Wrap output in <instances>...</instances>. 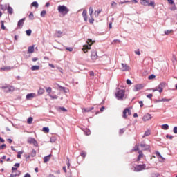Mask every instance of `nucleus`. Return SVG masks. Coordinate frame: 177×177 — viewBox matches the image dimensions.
<instances>
[{
	"mask_svg": "<svg viewBox=\"0 0 177 177\" xmlns=\"http://www.w3.org/2000/svg\"><path fill=\"white\" fill-rule=\"evenodd\" d=\"M143 169H146V164L138 165L134 167V172H140Z\"/></svg>",
	"mask_w": 177,
	"mask_h": 177,
	"instance_id": "6",
	"label": "nucleus"
},
{
	"mask_svg": "<svg viewBox=\"0 0 177 177\" xmlns=\"http://www.w3.org/2000/svg\"><path fill=\"white\" fill-rule=\"evenodd\" d=\"M171 10H176V6L174 5L171 8H170Z\"/></svg>",
	"mask_w": 177,
	"mask_h": 177,
	"instance_id": "59",
	"label": "nucleus"
},
{
	"mask_svg": "<svg viewBox=\"0 0 177 177\" xmlns=\"http://www.w3.org/2000/svg\"><path fill=\"white\" fill-rule=\"evenodd\" d=\"M146 136H150V130L146 131L144 135L142 136V138H146Z\"/></svg>",
	"mask_w": 177,
	"mask_h": 177,
	"instance_id": "27",
	"label": "nucleus"
},
{
	"mask_svg": "<svg viewBox=\"0 0 177 177\" xmlns=\"http://www.w3.org/2000/svg\"><path fill=\"white\" fill-rule=\"evenodd\" d=\"M23 151H19L17 153V158H21V154H23Z\"/></svg>",
	"mask_w": 177,
	"mask_h": 177,
	"instance_id": "43",
	"label": "nucleus"
},
{
	"mask_svg": "<svg viewBox=\"0 0 177 177\" xmlns=\"http://www.w3.org/2000/svg\"><path fill=\"white\" fill-rule=\"evenodd\" d=\"M127 113L129 114V115H131V109H129V108H126L124 111H123V118H127Z\"/></svg>",
	"mask_w": 177,
	"mask_h": 177,
	"instance_id": "11",
	"label": "nucleus"
},
{
	"mask_svg": "<svg viewBox=\"0 0 177 177\" xmlns=\"http://www.w3.org/2000/svg\"><path fill=\"white\" fill-rule=\"evenodd\" d=\"M45 90L42 88H40L38 91V95H44Z\"/></svg>",
	"mask_w": 177,
	"mask_h": 177,
	"instance_id": "30",
	"label": "nucleus"
},
{
	"mask_svg": "<svg viewBox=\"0 0 177 177\" xmlns=\"http://www.w3.org/2000/svg\"><path fill=\"white\" fill-rule=\"evenodd\" d=\"M84 132L86 135H91V130L89 129H86Z\"/></svg>",
	"mask_w": 177,
	"mask_h": 177,
	"instance_id": "52",
	"label": "nucleus"
},
{
	"mask_svg": "<svg viewBox=\"0 0 177 177\" xmlns=\"http://www.w3.org/2000/svg\"><path fill=\"white\" fill-rule=\"evenodd\" d=\"M28 143H29L30 145H34V146H35L36 147H38V142H37V140H35V138H28Z\"/></svg>",
	"mask_w": 177,
	"mask_h": 177,
	"instance_id": "7",
	"label": "nucleus"
},
{
	"mask_svg": "<svg viewBox=\"0 0 177 177\" xmlns=\"http://www.w3.org/2000/svg\"><path fill=\"white\" fill-rule=\"evenodd\" d=\"M140 147H141L142 150H144L145 151L150 150V145L146 143V141H142L140 144Z\"/></svg>",
	"mask_w": 177,
	"mask_h": 177,
	"instance_id": "5",
	"label": "nucleus"
},
{
	"mask_svg": "<svg viewBox=\"0 0 177 177\" xmlns=\"http://www.w3.org/2000/svg\"><path fill=\"white\" fill-rule=\"evenodd\" d=\"M162 129H164L165 131H168V129H169V125L167 124H162Z\"/></svg>",
	"mask_w": 177,
	"mask_h": 177,
	"instance_id": "24",
	"label": "nucleus"
},
{
	"mask_svg": "<svg viewBox=\"0 0 177 177\" xmlns=\"http://www.w3.org/2000/svg\"><path fill=\"white\" fill-rule=\"evenodd\" d=\"M24 177H31V175L29 173H26Z\"/></svg>",
	"mask_w": 177,
	"mask_h": 177,
	"instance_id": "63",
	"label": "nucleus"
},
{
	"mask_svg": "<svg viewBox=\"0 0 177 177\" xmlns=\"http://www.w3.org/2000/svg\"><path fill=\"white\" fill-rule=\"evenodd\" d=\"M31 6H33L34 8H38V2L37 1H33L32 3H31Z\"/></svg>",
	"mask_w": 177,
	"mask_h": 177,
	"instance_id": "31",
	"label": "nucleus"
},
{
	"mask_svg": "<svg viewBox=\"0 0 177 177\" xmlns=\"http://www.w3.org/2000/svg\"><path fill=\"white\" fill-rule=\"evenodd\" d=\"M7 10L8 13H9L10 15H12L13 13V8L10 6L8 7Z\"/></svg>",
	"mask_w": 177,
	"mask_h": 177,
	"instance_id": "26",
	"label": "nucleus"
},
{
	"mask_svg": "<svg viewBox=\"0 0 177 177\" xmlns=\"http://www.w3.org/2000/svg\"><path fill=\"white\" fill-rule=\"evenodd\" d=\"M143 88V86L142 84H137L133 88L134 92H138V91H140V89Z\"/></svg>",
	"mask_w": 177,
	"mask_h": 177,
	"instance_id": "13",
	"label": "nucleus"
},
{
	"mask_svg": "<svg viewBox=\"0 0 177 177\" xmlns=\"http://www.w3.org/2000/svg\"><path fill=\"white\" fill-rule=\"evenodd\" d=\"M80 156H81L82 157H83L84 158H85V157H86V152H84V151H82V152L80 153Z\"/></svg>",
	"mask_w": 177,
	"mask_h": 177,
	"instance_id": "45",
	"label": "nucleus"
},
{
	"mask_svg": "<svg viewBox=\"0 0 177 177\" xmlns=\"http://www.w3.org/2000/svg\"><path fill=\"white\" fill-rule=\"evenodd\" d=\"M164 88H165V82H162L158 86V89H159L158 90L159 93H162V92L164 91Z\"/></svg>",
	"mask_w": 177,
	"mask_h": 177,
	"instance_id": "10",
	"label": "nucleus"
},
{
	"mask_svg": "<svg viewBox=\"0 0 177 177\" xmlns=\"http://www.w3.org/2000/svg\"><path fill=\"white\" fill-rule=\"evenodd\" d=\"M166 138H167V139H170V140L174 139V136H171V135H169V134H167V135H166Z\"/></svg>",
	"mask_w": 177,
	"mask_h": 177,
	"instance_id": "47",
	"label": "nucleus"
},
{
	"mask_svg": "<svg viewBox=\"0 0 177 177\" xmlns=\"http://www.w3.org/2000/svg\"><path fill=\"white\" fill-rule=\"evenodd\" d=\"M66 50H68V52H73V48L71 47H67Z\"/></svg>",
	"mask_w": 177,
	"mask_h": 177,
	"instance_id": "60",
	"label": "nucleus"
},
{
	"mask_svg": "<svg viewBox=\"0 0 177 177\" xmlns=\"http://www.w3.org/2000/svg\"><path fill=\"white\" fill-rule=\"evenodd\" d=\"M62 34H63V32L60 31V30H57L55 32V36L57 38H60L62 37Z\"/></svg>",
	"mask_w": 177,
	"mask_h": 177,
	"instance_id": "17",
	"label": "nucleus"
},
{
	"mask_svg": "<svg viewBox=\"0 0 177 177\" xmlns=\"http://www.w3.org/2000/svg\"><path fill=\"white\" fill-rule=\"evenodd\" d=\"M59 110H61L62 111H64V113H66V111H67L66 109L63 107V106H59Z\"/></svg>",
	"mask_w": 177,
	"mask_h": 177,
	"instance_id": "46",
	"label": "nucleus"
},
{
	"mask_svg": "<svg viewBox=\"0 0 177 177\" xmlns=\"http://www.w3.org/2000/svg\"><path fill=\"white\" fill-rule=\"evenodd\" d=\"M125 96V90H122L120 88L116 89L115 97L118 100H124Z\"/></svg>",
	"mask_w": 177,
	"mask_h": 177,
	"instance_id": "1",
	"label": "nucleus"
},
{
	"mask_svg": "<svg viewBox=\"0 0 177 177\" xmlns=\"http://www.w3.org/2000/svg\"><path fill=\"white\" fill-rule=\"evenodd\" d=\"M67 162H66V165L68 168H70V158H67Z\"/></svg>",
	"mask_w": 177,
	"mask_h": 177,
	"instance_id": "51",
	"label": "nucleus"
},
{
	"mask_svg": "<svg viewBox=\"0 0 177 177\" xmlns=\"http://www.w3.org/2000/svg\"><path fill=\"white\" fill-rule=\"evenodd\" d=\"M171 32H174V30H165V35H169V34H171Z\"/></svg>",
	"mask_w": 177,
	"mask_h": 177,
	"instance_id": "36",
	"label": "nucleus"
},
{
	"mask_svg": "<svg viewBox=\"0 0 177 177\" xmlns=\"http://www.w3.org/2000/svg\"><path fill=\"white\" fill-rule=\"evenodd\" d=\"M88 13H89L90 16L92 17V15H93V8L90 7L88 8Z\"/></svg>",
	"mask_w": 177,
	"mask_h": 177,
	"instance_id": "29",
	"label": "nucleus"
},
{
	"mask_svg": "<svg viewBox=\"0 0 177 177\" xmlns=\"http://www.w3.org/2000/svg\"><path fill=\"white\" fill-rule=\"evenodd\" d=\"M158 102H171V99L162 98L161 100H158Z\"/></svg>",
	"mask_w": 177,
	"mask_h": 177,
	"instance_id": "33",
	"label": "nucleus"
},
{
	"mask_svg": "<svg viewBox=\"0 0 177 177\" xmlns=\"http://www.w3.org/2000/svg\"><path fill=\"white\" fill-rule=\"evenodd\" d=\"M138 103L140 104V107H143V101H139Z\"/></svg>",
	"mask_w": 177,
	"mask_h": 177,
	"instance_id": "64",
	"label": "nucleus"
},
{
	"mask_svg": "<svg viewBox=\"0 0 177 177\" xmlns=\"http://www.w3.org/2000/svg\"><path fill=\"white\" fill-rule=\"evenodd\" d=\"M147 97L148 99H151V98L153 97V94H151V93L148 94V95H147Z\"/></svg>",
	"mask_w": 177,
	"mask_h": 177,
	"instance_id": "58",
	"label": "nucleus"
},
{
	"mask_svg": "<svg viewBox=\"0 0 177 177\" xmlns=\"http://www.w3.org/2000/svg\"><path fill=\"white\" fill-rule=\"evenodd\" d=\"M43 132L46 133H49V127H43Z\"/></svg>",
	"mask_w": 177,
	"mask_h": 177,
	"instance_id": "37",
	"label": "nucleus"
},
{
	"mask_svg": "<svg viewBox=\"0 0 177 177\" xmlns=\"http://www.w3.org/2000/svg\"><path fill=\"white\" fill-rule=\"evenodd\" d=\"M33 120H34V118H32V117H29L27 120L28 124H32Z\"/></svg>",
	"mask_w": 177,
	"mask_h": 177,
	"instance_id": "32",
	"label": "nucleus"
},
{
	"mask_svg": "<svg viewBox=\"0 0 177 177\" xmlns=\"http://www.w3.org/2000/svg\"><path fill=\"white\" fill-rule=\"evenodd\" d=\"M30 68H31L32 71H37V70H39V66L34 65Z\"/></svg>",
	"mask_w": 177,
	"mask_h": 177,
	"instance_id": "21",
	"label": "nucleus"
},
{
	"mask_svg": "<svg viewBox=\"0 0 177 177\" xmlns=\"http://www.w3.org/2000/svg\"><path fill=\"white\" fill-rule=\"evenodd\" d=\"M21 172L20 171H18V174H10V177H16V176H20Z\"/></svg>",
	"mask_w": 177,
	"mask_h": 177,
	"instance_id": "28",
	"label": "nucleus"
},
{
	"mask_svg": "<svg viewBox=\"0 0 177 177\" xmlns=\"http://www.w3.org/2000/svg\"><path fill=\"white\" fill-rule=\"evenodd\" d=\"M1 70H2L3 71H9V70H11L10 66H4L1 68Z\"/></svg>",
	"mask_w": 177,
	"mask_h": 177,
	"instance_id": "25",
	"label": "nucleus"
},
{
	"mask_svg": "<svg viewBox=\"0 0 177 177\" xmlns=\"http://www.w3.org/2000/svg\"><path fill=\"white\" fill-rule=\"evenodd\" d=\"M29 19L30 20H34V14L32 12H30L29 14Z\"/></svg>",
	"mask_w": 177,
	"mask_h": 177,
	"instance_id": "40",
	"label": "nucleus"
},
{
	"mask_svg": "<svg viewBox=\"0 0 177 177\" xmlns=\"http://www.w3.org/2000/svg\"><path fill=\"white\" fill-rule=\"evenodd\" d=\"M138 153L139 155L138 156L137 161H140V158L143 157V152H142V151H138Z\"/></svg>",
	"mask_w": 177,
	"mask_h": 177,
	"instance_id": "22",
	"label": "nucleus"
},
{
	"mask_svg": "<svg viewBox=\"0 0 177 177\" xmlns=\"http://www.w3.org/2000/svg\"><path fill=\"white\" fill-rule=\"evenodd\" d=\"M46 93H50L52 92V88L50 87H46Z\"/></svg>",
	"mask_w": 177,
	"mask_h": 177,
	"instance_id": "41",
	"label": "nucleus"
},
{
	"mask_svg": "<svg viewBox=\"0 0 177 177\" xmlns=\"http://www.w3.org/2000/svg\"><path fill=\"white\" fill-rule=\"evenodd\" d=\"M87 13H88V12L86 11V10H83L82 17H83L84 21H88V16L86 15Z\"/></svg>",
	"mask_w": 177,
	"mask_h": 177,
	"instance_id": "16",
	"label": "nucleus"
},
{
	"mask_svg": "<svg viewBox=\"0 0 177 177\" xmlns=\"http://www.w3.org/2000/svg\"><path fill=\"white\" fill-rule=\"evenodd\" d=\"M122 71H129V66L127 65V64L122 63Z\"/></svg>",
	"mask_w": 177,
	"mask_h": 177,
	"instance_id": "15",
	"label": "nucleus"
},
{
	"mask_svg": "<svg viewBox=\"0 0 177 177\" xmlns=\"http://www.w3.org/2000/svg\"><path fill=\"white\" fill-rule=\"evenodd\" d=\"M0 147L1 148V150H3V149H6V144H3L0 145Z\"/></svg>",
	"mask_w": 177,
	"mask_h": 177,
	"instance_id": "53",
	"label": "nucleus"
},
{
	"mask_svg": "<svg viewBox=\"0 0 177 177\" xmlns=\"http://www.w3.org/2000/svg\"><path fill=\"white\" fill-rule=\"evenodd\" d=\"M20 167V163H15L14 167H12V171H17V168Z\"/></svg>",
	"mask_w": 177,
	"mask_h": 177,
	"instance_id": "20",
	"label": "nucleus"
},
{
	"mask_svg": "<svg viewBox=\"0 0 177 177\" xmlns=\"http://www.w3.org/2000/svg\"><path fill=\"white\" fill-rule=\"evenodd\" d=\"M139 151V145H136V146L133 149V151Z\"/></svg>",
	"mask_w": 177,
	"mask_h": 177,
	"instance_id": "38",
	"label": "nucleus"
},
{
	"mask_svg": "<svg viewBox=\"0 0 177 177\" xmlns=\"http://www.w3.org/2000/svg\"><path fill=\"white\" fill-rule=\"evenodd\" d=\"M167 1L169 2V3H170V5H174L175 3L174 2V0H167Z\"/></svg>",
	"mask_w": 177,
	"mask_h": 177,
	"instance_id": "61",
	"label": "nucleus"
},
{
	"mask_svg": "<svg viewBox=\"0 0 177 177\" xmlns=\"http://www.w3.org/2000/svg\"><path fill=\"white\" fill-rule=\"evenodd\" d=\"M24 21H26V18H22L19 20L17 23V28L20 29L23 28V26H24Z\"/></svg>",
	"mask_w": 177,
	"mask_h": 177,
	"instance_id": "8",
	"label": "nucleus"
},
{
	"mask_svg": "<svg viewBox=\"0 0 177 177\" xmlns=\"http://www.w3.org/2000/svg\"><path fill=\"white\" fill-rule=\"evenodd\" d=\"M86 44H87L84 45L82 48V50L83 52H84V53H86V52H88V50L91 49V46L93 45V41H92V39H88Z\"/></svg>",
	"mask_w": 177,
	"mask_h": 177,
	"instance_id": "3",
	"label": "nucleus"
},
{
	"mask_svg": "<svg viewBox=\"0 0 177 177\" xmlns=\"http://www.w3.org/2000/svg\"><path fill=\"white\" fill-rule=\"evenodd\" d=\"M26 35H28V37H30L32 32V30H31V29H28L26 31Z\"/></svg>",
	"mask_w": 177,
	"mask_h": 177,
	"instance_id": "34",
	"label": "nucleus"
},
{
	"mask_svg": "<svg viewBox=\"0 0 177 177\" xmlns=\"http://www.w3.org/2000/svg\"><path fill=\"white\" fill-rule=\"evenodd\" d=\"M28 53H34V46H29L28 48Z\"/></svg>",
	"mask_w": 177,
	"mask_h": 177,
	"instance_id": "23",
	"label": "nucleus"
},
{
	"mask_svg": "<svg viewBox=\"0 0 177 177\" xmlns=\"http://www.w3.org/2000/svg\"><path fill=\"white\" fill-rule=\"evenodd\" d=\"M125 132V130H124V129H120L119 133L120 135H122V133H124Z\"/></svg>",
	"mask_w": 177,
	"mask_h": 177,
	"instance_id": "54",
	"label": "nucleus"
},
{
	"mask_svg": "<svg viewBox=\"0 0 177 177\" xmlns=\"http://www.w3.org/2000/svg\"><path fill=\"white\" fill-rule=\"evenodd\" d=\"M35 96V94L34 93H28L26 95V99L27 100H30V99L34 98Z\"/></svg>",
	"mask_w": 177,
	"mask_h": 177,
	"instance_id": "18",
	"label": "nucleus"
},
{
	"mask_svg": "<svg viewBox=\"0 0 177 177\" xmlns=\"http://www.w3.org/2000/svg\"><path fill=\"white\" fill-rule=\"evenodd\" d=\"M173 132H174V133L177 134V127L176 126L174 127Z\"/></svg>",
	"mask_w": 177,
	"mask_h": 177,
	"instance_id": "56",
	"label": "nucleus"
},
{
	"mask_svg": "<svg viewBox=\"0 0 177 177\" xmlns=\"http://www.w3.org/2000/svg\"><path fill=\"white\" fill-rule=\"evenodd\" d=\"M91 60H93V62H95V60H96V59H97V53L96 52V50H93L91 51Z\"/></svg>",
	"mask_w": 177,
	"mask_h": 177,
	"instance_id": "9",
	"label": "nucleus"
},
{
	"mask_svg": "<svg viewBox=\"0 0 177 177\" xmlns=\"http://www.w3.org/2000/svg\"><path fill=\"white\" fill-rule=\"evenodd\" d=\"M154 78H156V75H154V74H151V75H149L148 77L149 80H154Z\"/></svg>",
	"mask_w": 177,
	"mask_h": 177,
	"instance_id": "42",
	"label": "nucleus"
},
{
	"mask_svg": "<svg viewBox=\"0 0 177 177\" xmlns=\"http://www.w3.org/2000/svg\"><path fill=\"white\" fill-rule=\"evenodd\" d=\"M57 9L59 13L63 15L64 16H66V15H68V12H70V9H68V8L64 5H59Z\"/></svg>",
	"mask_w": 177,
	"mask_h": 177,
	"instance_id": "2",
	"label": "nucleus"
},
{
	"mask_svg": "<svg viewBox=\"0 0 177 177\" xmlns=\"http://www.w3.org/2000/svg\"><path fill=\"white\" fill-rule=\"evenodd\" d=\"M50 157H52L51 154L45 156L44 158V162H45V163L48 162L50 160Z\"/></svg>",
	"mask_w": 177,
	"mask_h": 177,
	"instance_id": "19",
	"label": "nucleus"
},
{
	"mask_svg": "<svg viewBox=\"0 0 177 177\" xmlns=\"http://www.w3.org/2000/svg\"><path fill=\"white\" fill-rule=\"evenodd\" d=\"M45 15H46V11L43 10V11H41V14H40V16H41V17H45Z\"/></svg>",
	"mask_w": 177,
	"mask_h": 177,
	"instance_id": "44",
	"label": "nucleus"
},
{
	"mask_svg": "<svg viewBox=\"0 0 177 177\" xmlns=\"http://www.w3.org/2000/svg\"><path fill=\"white\" fill-rule=\"evenodd\" d=\"M126 82H127V85H132V81H131V80H129V79H127L126 80Z\"/></svg>",
	"mask_w": 177,
	"mask_h": 177,
	"instance_id": "48",
	"label": "nucleus"
},
{
	"mask_svg": "<svg viewBox=\"0 0 177 177\" xmlns=\"http://www.w3.org/2000/svg\"><path fill=\"white\" fill-rule=\"evenodd\" d=\"M151 177H158V174L153 173Z\"/></svg>",
	"mask_w": 177,
	"mask_h": 177,
	"instance_id": "62",
	"label": "nucleus"
},
{
	"mask_svg": "<svg viewBox=\"0 0 177 177\" xmlns=\"http://www.w3.org/2000/svg\"><path fill=\"white\" fill-rule=\"evenodd\" d=\"M30 156L31 157H35V156H37V151H35V149H32Z\"/></svg>",
	"mask_w": 177,
	"mask_h": 177,
	"instance_id": "35",
	"label": "nucleus"
},
{
	"mask_svg": "<svg viewBox=\"0 0 177 177\" xmlns=\"http://www.w3.org/2000/svg\"><path fill=\"white\" fill-rule=\"evenodd\" d=\"M140 3L144 6H151L152 8L156 6V3L154 1L150 2L149 0H141Z\"/></svg>",
	"mask_w": 177,
	"mask_h": 177,
	"instance_id": "4",
	"label": "nucleus"
},
{
	"mask_svg": "<svg viewBox=\"0 0 177 177\" xmlns=\"http://www.w3.org/2000/svg\"><path fill=\"white\" fill-rule=\"evenodd\" d=\"M158 158L159 160H162V161H164L165 160V158L162 157V156H161V154L159 156H158Z\"/></svg>",
	"mask_w": 177,
	"mask_h": 177,
	"instance_id": "55",
	"label": "nucleus"
},
{
	"mask_svg": "<svg viewBox=\"0 0 177 177\" xmlns=\"http://www.w3.org/2000/svg\"><path fill=\"white\" fill-rule=\"evenodd\" d=\"M50 97L51 98V99H57V95H50Z\"/></svg>",
	"mask_w": 177,
	"mask_h": 177,
	"instance_id": "57",
	"label": "nucleus"
},
{
	"mask_svg": "<svg viewBox=\"0 0 177 177\" xmlns=\"http://www.w3.org/2000/svg\"><path fill=\"white\" fill-rule=\"evenodd\" d=\"M90 77H95V73L93 71L89 72Z\"/></svg>",
	"mask_w": 177,
	"mask_h": 177,
	"instance_id": "50",
	"label": "nucleus"
},
{
	"mask_svg": "<svg viewBox=\"0 0 177 177\" xmlns=\"http://www.w3.org/2000/svg\"><path fill=\"white\" fill-rule=\"evenodd\" d=\"M3 89H5L6 92H13L15 91V87L13 86H3Z\"/></svg>",
	"mask_w": 177,
	"mask_h": 177,
	"instance_id": "12",
	"label": "nucleus"
},
{
	"mask_svg": "<svg viewBox=\"0 0 177 177\" xmlns=\"http://www.w3.org/2000/svg\"><path fill=\"white\" fill-rule=\"evenodd\" d=\"M1 30H6V27H5L4 21H1Z\"/></svg>",
	"mask_w": 177,
	"mask_h": 177,
	"instance_id": "39",
	"label": "nucleus"
},
{
	"mask_svg": "<svg viewBox=\"0 0 177 177\" xmlns=\"http://www.w3.org/2000/svg\"><path fill=\"white\" fill-rule=\"evenodd\" d=\"M143 121H149V120H151V115L149 113H147L144 115L142 118Z\"/></svg>",
	"mask_w": 177,
	"mask_h": 177,
	"instance_id": "14",
	"label": "nucleus"
},
{
	"mask_svg": "<svg viewBox=\"0 0 177 177\" xmlns=\"http://www.w3.org/2000/svg\"><path fill=\"white\" fill-rule=\"evenodd\" d=\"M95 21V19L92 18L88 19V22L91 24H93V22Z\"/></svg>",
	"mask_w": 177,
	"mask_h": 177,
	"instance_id": "49",
	"label": "nucleus"
}]
</instances>
